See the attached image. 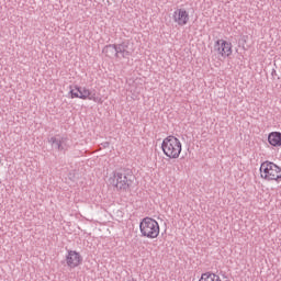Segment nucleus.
<instances>
[{"label":"nucleus","instance_id":"nucleus-1","mask_svg":"<svg viewBox=\"0 0 281 281\" xmlns=\"http://www.w3.org/2000/svg\"><path fill=\"white\" fill-rule=\"evenodd\" d=\"M161 150L168 159H179L183 150V145L177 136L170 135L162 139Z\"/></svg>","mask_w":281,"mask_h":281},{"label":"nucleus","instance_id":"nucleus-2","mask_svg":"<svg viewBox=\"0 0 281 281\" xmlns=\"http://www.w3.org/2000/svg\"><path fill=\"white\" fill-rule=\"evenodd\" d=\"M68 93L71 100H90L91 102H95L97 104H103L104 102L102 97L91 91V89L78 85L70 86Z\"/></svg>","mask_w":281,"mask_h":281},{"label":"nucleus","instance_id":"nucleus-3","mask_svg":"<svg viewBox=\"0 0 281 281\" xmlns=\"http://www.w3.org/2000/svg\"><path fill=\"white\" fill-rule=\"evenodd\" d=\"M260 178L263 181H274L280 183L281 181V167L276 165V162L266 160L260 165L259 168Z\"/></svg>","mask_w":281,"mask_h":281},{"label":"nucleus","instance_id":"nucleus-4","mask_svg":"<svg viewBox=\"0 0 281 281\" xmlns=\"http://www.w3.org/2000/svg\"><path fill=\"white\" fill-rule=\"evenodd\" d=\"M140 235L144 238H149L150 240H155V238L159 237L161 228L159 227V222L151 217H145L140 221L139 224Z\"/></svg>","mask_w":281,"mask_h":281},{"label":"nucleus","instance_id":"nucleus-5","mask_svg":"<svg viewBox=\"0 0 281 281\" xmlns=\"http://www.w3.org/2000/svg\"><path fill=\"white\" fill-rule=\"evenodd\" d=\"M213 50L216 53L218 58H229L234 54V48L227 40H216L213 45Z\"/></svg>","mask_w":281,"mask_h":281},{"label":"nucleus","instance_id":"nucleus-6","mask_svg":"<svg viewBox=\"0 0 281 281\" xmlns=\"http://www.w3.org/2000/svg\"><path fill=\"white\" fill-rule=\"evenodd\" d=\"M83 262L82 254L78 250L68 249L65 255V265L67 269H78Z\"/></svg>","mask_w":281,"mask_h":281},{"label":"nucleus","instance_id":"nucleus-7","mask_svg":"<svg viewBox=\"0 0 281 281\" xmlns=\"http://www.w3.org/2000/svg\"><path fill=\"white\" fill-rule=\"evenodd\" d=\"M172 21L178 27H184L190 23V12L186 8H176L172 13Z\"/></svg>","mask_w":281,"mask_h":281},{"label":"nucleus","instance_id":"nucleus-8","mask_svg":"<svg viewBox=\"0 0 281 281\" xmlns=\"http://www.w3.org/2000/svg\"><path fill=\"white\" fill-rule=\"evenodd\" d=\"M128 47H131V42H123L121 44L117 45V47L115 46H105L103 48V54H105V56L111 57L112 54H123V56H130L131 55V50H128Z\"/></svg>","mask_w":281,"mask_h":281},{"label":"nucleus","instance_id":"nucleus-9","mask_svg":"<svg viewBox=\"0 0 281 281\" xmlns=\"http://www.w3.org/2000/svg\"><path fill=\"white\" fill-rule=\"evenodd\" d=\"M113 186L119 190H126L128 188V178L125 175L116 173L113 179Z\"/></svg>","mask_w":281,"mask_h":281},{"label":"nucleus","instance_id":"nucleus-10","mask_svg":"<svg viewBox=\"0 0 281 281\" xmlns=\"http://www.w3.org/2000/svg\"><path fill=\"white\" fill-rule=\"evenodd\" d=\"M268 144L273 148L281 147V133L280 132H271L268 134Z\"/></svg>","mask_w":281,"mask_h":281},{"label":"nucleus","instance_id":"nucleus-11","mask_svg":"<svg viewBox=\"0 0 281 281\" xmlns=\"http://www.w3.org/2000/svg\"><path fill=\"white\" fill-rule=\"evenodd\" d=\"M50 144H56L57 150H67L69 148V142L67 138L56 139V137L50 138Z\"/></svg>","mask_w":281,"mask_h":281},{"label":"nucleus","instance_id":"nucleus-12","mask_svg":"<svg viewBox=\"0 0 281 281\" xmlns=\"http://www.w3.org/2000/svg\"><path fill=\"white\" fill-rule=\"evenodd\" d=\"M199 281H221V278L214 273L205 272L201 276Z\"/></svg>","mask_w":281,"mask_h":281}]
</instances>
